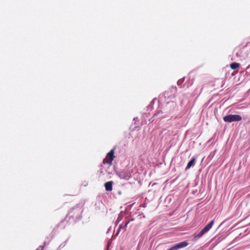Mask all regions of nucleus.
I'll return each mask as SVG.
<instances>
[{
	"label": "nucleus",
	"instance_id": "obj_11",
	"mask_svg": "<svg viewBox=\"0 0 250 250\" xmlns=\"http://www.w3.org/2000/svg\"><path fill=\"white\" fill-rule=\"evenodd\" d=\"M43 247H39L38 249H37V250H43Z\"/></svg>",
	"mask_w": 250,
	"mask_h": 250
},
{
	"label": "nucleus",
	"instance_id": "obj_4",
	"mask_svg": "<svg viewBox=\"0 0 250 250\" xmlns=\"http://www.w3.org/2000/svg\"><path fill=\"white\" fill-rule=\"evenodd\" d=\"M188 245V242L186 241H183L178 244H175L170 249L167 250H178L180 249H182L187 247Z\"/></svg>",
	"mask_w": 250,
	"mask_h": 250
},
{
	"label": "nucleus",
	"instance_id": "obj_6",
	"mask_svg": "<svg viewBox=\"0 0 250 250\" xmlns=\"http://www.w3.org/2000/svg\"><path fill=\"white\" fill-rule=\"evenodd\" d=\"M195 160L196 158L195 157H192L191 160L189 161V162L188 163L186 167V169H188L190 168L192 166H193L195 163Z\"/></svg>",
	"mask_w": 250,
	"mask_h": 250
},
{
	"label": "nucleus",
	"instance_id": "obj_8",
	"mask_svg": "<svg viewBox=\"0 0 250 250\" xmlns=\"http://www.w3.org/2000/svg\"><path fill=\"white\" fill-rule=\"evenodd\" d=\"M129 221H127L125 223V225L123 227V229L124 230V231L125 230V229H126V228L127 227V225H128V224L129 223Z\"/></svg>",
	"mask_w": 250,
	"mask_h": 250
},
{
	"label": "nucleus",
	"instance_id": "obj_9",
	"mask_svg": "<svg viewBox=\"0 0 250 250\" xmlns=\"http://www.w3.org/2000/svg\"><path fill=\"white\" fill-rule=\"evenodd\" d=\"M123 227H124V226H123V225H120L119 226V230H118V231L117 233H119V231L121 230V229H123Z\"/></svg>",
	"mask_w": 250,
	"mask_h": 250
},
{
	"label": "nucleus",
	"instance_id": "obj_5",
	"mask_svg": "<svg viewBox=\"0 0 250 250\" xmlns=\"http://www.w3.org/2000/svg\"><path fill=\"white\" fill-rule=\"evenodd\" d=\"M113 182L112 181H109L104 184V187L107 191H111L112 190V185Z\"/></svg>",
	"mask_w": 250,
	"mask_h": 250
},
{
	"label": "nucleus",
	"instance_id": "obj_2",
	"mask_svg": "<svg viewBox=\"0 0 250 250\" xmlns=\"http://www.w3.org/2000/svg\"><path fill=\"white\" fill-rule=\"evenodd\" d=\"M242 117L239 115L230 114L223 117V120L225 122L231 123L233 122H239L242 120Z\"/></svg>",
	"mask_w": 250,
	"mask_h": 250
},
{
	"label": "nucleus",
	"instance_id": "obj_1",
	"mask_svg": "<svg viewBox=\"0 0 250 250\" xmlns=\"http://www.w3.org/2000/svg\"><path fill=\"white\" fill-rule=\"evenodd\" d=\"M214 223V220L210 221L207 225H206L199 232L194 233L193 235L194 239L197 240L202 237L204 234L208 232L213 226Z\"/></svg>",
	"mask_w": 250,
	"mask_h": 250
},
{
	"label": "nucleus",
	"instance_id": "obj_7",
	"mask_svg": "<svg viewBox=\"0 0 250 250\" xmlns=\"http://www.w3.org/2000/svg\"><path fill=\"white\" fill-rule=\"evenodd\" d=\"M240 66V64L239 63H237V62H233L232 63L230 64V68L232 69H235L237 68H238Z\"/></svg>",
	"mask_w": 250,
	"mask_h": 250
},
{
	"label": "nucleus",
	"instance_id": "obj_3",
	"mask_svg": "<svg viewBox=\"0 0 250 250\" xmlns=\"http://www.w3.org/2000/svg\"><path fill=\"white\" fill-rule=\"evenodd\" d=\"M115 149V147H114L107 154L106 158H104L103 160L104 163H106L109 166H111L112 165V161L114 158V154Z\"/></svg>",
	"mask_w": 250,
	"mask_h": 250
},
{
	"label": "nucleus",
	"instance_id": "obj_10",
	"mask_svg": "<svg viewBox=\"0 0 250 250\" xmlns=\"http://www.w3.org/2000/svg\"><path fill=\"white\" fill-rule=\"evenodd\" d=\"M183 82V80L182 79H180L179 80L178 82H177V84H181Z\"/></svg>",
	"mask_w": 250,
	"mask_h": 250
}]
</instances>
